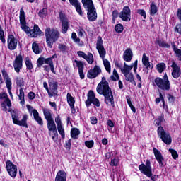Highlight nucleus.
<instances>
[{
  "mask_svg": "<svg viewBox=\"0 0 181 181\" xmlns=\"http://www.w3.org/2000/svg\"><path fill=\"white\" fill-rule=\"evenodd\" d=\"M154 86L160 88V90L169 91V90H170V81H169L168 74L165 73L163 78L160 77L156 78L154 80Z\"/></svg>",
  "mask_w": 181,
  "mask_h": 181,
  "instance_id": "obj_6",
  "label": "nucleus"
},
{
  "mask_svg": "<svg viewBox=\"0 0 181 181\" xmlns=\"http://www.w3.org/2000/svg\"><path fill=\"white\" fill-rule=\"evenodd\" d=\"M167 98H168L169 103H175V96L168 93L167 95Z\"/></svg>",
  "mask_w": 181,
  "mask_h": 181,
  "instance_id": "obj_57",
  "label": "nucleus"
},
{
  "mask_svg": "<svg viewBox=\"0 0 181 181\" xmlns=\"http://www.w3.org/2000/svg\"><path fill=\"white\" fill-rule=\"evenodd\" d=\"M16 83L18 87H21V88H22V86H25V81L22 77H17L16 78Z\"/></svg>",
  "mask_w": 181,
  "mask_h": 181,
  "instance_id": "obj_36",
  "label": "nucleus"
},
{
  "mask_svg": "<svg viewBox=\"0 0 181 181\" xmlns=\"http://www.w3.org/2000/svg\"><path fill=\"white\" fill-rule=\"evenodd\" d=\"M139 170L146 176H151L152 175V167H151V161L149 160H146L145 164H141L139 166Z\"/></svg>",
  "mask_w": 181,
  "mask_h": 181,
  "instance_id": "obj_13",
  "label": "nucleus"
},
{
  "mask_svg": "<svg viewBox=\"0 0 181 181\" xmlns=\"http://www.w3.org/2000/svg\"><path fill=\"white\" fill-rule=\"evenodd\" d=\"M97 117H90V122L91 124H93V125H95V124H97Z\"/></svg>",
  "mask_w": 181,
  "mask_h": 181,
  "instance_id": "obj_63",
  "label": "nucleus"
},
{
  "mask_svg": "<svg viewBox=\"0 0 181 181\" xmlns=\"http://www.w3.org/2000/svg\"><path fill=\"white\" fill-rule=\"evenodd\" d=\"M110 166H117L118 165V159H112L111 162L110 163Z\"/></svg>",
  "mask_w": 181,
  "mask_h": 181,
  "instance_id": "obj_58",
  "label": "nucleus"
},
{
  "mask_svg": "<svg viewBox=\"0 0 181 181\" xmlns=\"http://www.w3.org/2000/svg\"><path fill=\"white\" fill-rule=\"evenodd\" d=\"M124 77H126V80L129 81L130 83H133L134 86H136V83H135V80L134 79V74L132 73H127L124 74Z\"/></svg>",
  "mask_w": 181,
  "mask_h": 181,
  "instance_id": "obj_30",
  "label": "nucleus"
},
{
  "mask_svg": "<svg viewBox=\"0 0 181 181\" xmlns=\"http://www.w3.org/2000/svg\"><path fill=\"white\" fill-rule=\"evenodd\" d=\"M166 69V64L165 63H160L157 64V70L158 73H163V71Z\"/></svg>",
  "mask_w": 181,
  "mask_h": 181,
  "instance_id": "obj_34",
  "label": "nucleus"
},
{
  "mask_svg": "<svg viewBox=\"0 0 181 181\" xmlns=\"http://www.w3.org/2000/svg\"><path fill=\"white\" fill-rule=\"evenodd\" d=\"M23 63V58L22 57V55L19 54L16 56L13 62V67L16 73H19L21 69H22Z\"/></svg>",
  "mask_w": 181,
  "mask_h": 181,
  "instance_id": "obj_14",
  "label": "nucleus"
},
{
  "mask_svg": "<svg viewBox=\"0 0 181 181\" xmlns=\"http://www.w3.org/2000/svg\"><path fill=\"white\" fill-rule=\"evenodd\" d=\"M77 54L78 56H79V57H83V59H85L86 57H87V54H86V53H84V52L83 51L77 52Z\"/></svg>",
  "mask_w": 181,
  "mask_h": 181,
  "instance_id": "obj_60",
  "label": "nucleus"
},
{
  "mask_svg": "<svg viewBox=\"0 0 181 181\" xmlns=\"http://www.w3.org/2000/svg\"><path fill=\"white\" fill-rule=\"evenodd\" d=\"M75 43H77L78 46H83L84 42L83 41H80V38L76 37V39L74 40Z\"/></svg>",
  "mask_w": 181,
  "mask_h": 181,
  "instance_id": "obj_61",
  "label": "nucleus"
},
{
  "mask_svg": "<svg viewBox=\"0 0 181 181\" xmlns=\"http://www.w3.org/2000/svg\"><path fill=\"white\" fill-rule=\"evenodd\" d=\"M158 135L164 144L166 145H170L172 144V136L169 132H166L163 129V127L160 126L157 130Z\"/></svg>",
  "mask_w": 181,
  "mask_h": 181,
  "instance_id": "obj_8",
  "label": "nucleus"
},
{
  "mask_svg": "<svg viewBox=\"0 0 181 181\" xmlns=\"http://www.w3.org/2000/svg\"><path fill=\"white\" fill-rule=\"evenodd\" d=\"M6 168L11 177L15 179L16 177V175L18 174V167L11 160H7L6 162Z\"/></svg>",
  "mask_w": 181,
  "mask_h": 181,
  "instance_id": "obj_10",
  "label": "nucleus"
},
{
  "mask_svg": "<svg viewBox=\"0 0 181 181\" xmlns=\"http://www.w3.org/2000/svg\"><path fill=\"white\" fill-rule=\"evenodd\" d=\"M18 46V40L16 39L13 35L8 36V47L9 50H15Z\"/></svg>",
  "mask_w": 181,
  "mask_h": 181,
  "instance_id": "obj_16",
  "label": "nucleus"
},
{
  "mask_svg": "<svg viewBox=\"0 0 181 181\" xmlns=\"http://www.w3.org/2000/svg\"><path fill=\"white\" fill-rule=\"evenodd\" d=\"M2 76L6 80V86H10V84H12V81L9 78V76L8 75V73L5 70H2Z\"/></svg>",
  "mask_w": 181,
  "mask_h": 181,
  "instance_id": "obj_29",
  "label": "nucleus"
},
{
  "mask_svg": "<svg viewBox=\"0 0 181 181\" xmlns=\"http://www.w3.org/2000/svg\"><path fill=\"white\" fill-rule=\"evenodd\" d=\"M169 152H170V153L172 154L173 159H176L177 158H179V155L177 154V151H176V150L170 148Z\"/></svg>",
  "mask_w": 181,
  "mask_h": 181,
  "instance_id": "obj_45",
  "label": "nucleus"
},
{
  "mask_svg": "<svg viewBox=\"0 0 181 181\" xmlns=\"http://www.w3.org/2000/svg\"><path fill=\"white\" fill-rule=\"evenodd\" d=\"M47 128L49 132L57 131V129L56 128V123H54V119L47 121Z\"/></svg>",
  "mask_w": 181,
  "mask_h": 181,
  "instance_id": "obj_27",
  "label": "nucleus"
},
{
  "mask_svg": "<svg viewBox=\"0 0 181 181\" xmlns=\"http://www.w3.org/2000/svg\"><path fill=\"white\" fill-rule=\"evenodd\" d=\"M85 60L88 62V64H93V62H94V56H93V54L88 53V55H86Z\"/></svg>",
  "mask_w": 181,
  "mask_h": 181,
  "instance_id": "obj_35",
  "label": "nucleus"
},
{
  "mask_svg": "<svg viewBox=\"0 0 181 181\" xmlns=\"http://www.w3.org/2000/svg\"><path fill=\"white\" fill-rule=\"evenodd\" d=\"M96 90L100 95L104 96L105 104L110 103L112 107H114V95L105 77H102V81L98 83Z\"/></svg>",
  "mask_w": 181,
  "mask_h": 181,
  "instance_id": "obj_1",
  "label": "nucleus"
},
{
  "mask_svg": "<svg viewBox=\"0 0 181 181\" xmlns=\"http://www.w3.org/2000/svg\"><path fill=\"white\" fill-rule=\"evenodd\" d=\"M83 8L87 11L88 19L90 22H94L97 21V10L94 7V3L93 0H82L81 1Z\"/></svg>",
  "mask_w": 181,
  "mask_h": 181,
  "instance_id": "obj_5",
  "label": "nucleus"
},
{
  "mask_svg": "<svg viewBox=\"0 0 181 181\" xmlns=\"http://www.w3.org/2000/svg\"><path fill=\"white\" fill-rule=\"evenodd\" d=\"M91 104L95 105V107H100V100L95 98V94H94V91L89 90L88 93V99L86 100V107H90Z\"/></svg>",
  "mask_w": 181,
  "mask_h": 181,
  "instance_id": "obj_9",
  "label": "nucleus"
},
{
  "mask_svg": "<svg viewBox=\"0 0 181 181\" xmlns=\"http://www.w3.org/2000/svg\"><path fill=\"white\" fill-rule=\"evenodd\" d=\"M59 19L62 22V33L66 34L70 28V21L66 17V14L63 13H59Z\"/></svg>",
  "mask_w": 181,
  "mask_h": 181,
  "instance_id": "obj_11",
  "label": "nucleus"
},
{
  "mask_svg": "<svg viewBox=\"0 0 181 181\" xmlns=\"http://www.w3.org/2000/svg\"><path fill=\"white\" fill-rule=\"evenodd\" d=\"M39 16H40V18H43V16H46V15H47V8H44L42 10H40L38 13Z\"/></svg>",
  "mask_w": 181,
  "mask_h": 181,
  "instance_id": "obj_44",
  "label": "nucleus"
},
{
  "mask_svg": "<svg viewBox=\"0 0 181 181\" xmlns=\"http://www.w3.org/2000/svg\"><path fill=\"white\" fill-rule=\"evenodd\" d=\"M58 49H59V50H61V52H66V50L67 49V46H66L63 44H59Z\"/></svg>",
  "mask_w": 181,
  "mask_h": 181,
  "instance_id": "obj_55",
  "label": "nucleus"
},
{
  "mask_svg": "<svg viewBox=\"0 0 181 181\" xmlns=\"http://www.w3.org/2000/svg\"><path fill=\"white\" fill-rule=\"evenodd\" d=\"M4 30H0V40H1L2 43H6V40L4 37Z\"/></svg>",
  "mask_w": 181,
  "mask_h": 181,
  "instance_id": "obj_52",
  "label": "nucleus"
},
{
  "mask_svg": "<svg viewBox=\"0 0 181 181\" xmlns=\"http://www.w3.org/2000/svg\"><path fill=\"white\" fill-rule=\"evenodd\" d=\"M115 30L117 33H122L124 31V25H122L121 23L117 24L115 27Z\"/></svg>",
  "mask_w": 181,
  "mask_h": 181,
  "instance_id": "obj_37",
  "label": "nucleus"
},
{
  "mask_svg": "<svg viewBox=\"0 0 181 181\" xmlns=\"http://www.w3.org/2000/svg\"><path fill=\"white\" fill-rule=\"evenodd\" d=\"M37 67H42L45 64V57H40L37 61Z\"/></svg>",
  "mask_w": 181,
  "mask_h": 181,
  "instance_id": "obj_46",
  "label": "nucleus"
},
{
  "mask_svg": "<svg viewBox=\"0 0 181 181\" xmlns=\"http://www.w3.org/2000/svg\"><path fill=\"white\" fill-rule=\"evenodd\" d=\"M142 63L145 66V67L147 70L152 69V66H151V63L149 62V58H148V57H146V54H143Z\"/></svg>",
  "mask_w": 181,
  "mask_h": 181,
  "instance_id": "obj_25",
  "label": "nucleus"
},
{
  "mask_svg": "<svg viewBox=\"0 0 181 181\" xmlns=\"http://www.w3.org/2000/svg\"><path fill=\"white\" fill-rule=\"evenodd\" d=\"M44 62L45 63V64H49V66H52L53 65V60L52 59V58H44Z\"/></svg>",
  "mask_w": 181,
  "mask_h": 181,
  "instance_id": "obj_50",
  "label": "nucleus"
},
{
  "mask_svg": "<svg viewBox=\"0 0 181 181\" xmlns=\"http://www.w3.org/2000/svg\"><path fill=\"white\" fill-rule=\"evenodd\" d=\"M175 54L176 56V57H177V59L181 62V49H177V51H175Z\"/></svg>",
  "mask_w": 181,
  "mask_h": 181,
  "instance_id": "obj_54",
  "label": "nucleus"
},
{
  "mask_svg": "<svg viewBox=\"0 0 181 181\" xmlns=\"http://www.w3.org/2000/svg\"><path fill=\"white\" fill-rule=\"evenodd\" d=\"M67 179V174L63 170H59L57 173L55 181H66Z\"/></svg>",
  "mask_w": 181,
  "mask_h": 181,
  "instance_id": "obj_23",
  "label": "nucleus"
},
{
  "mask_svg": "<svg viewBox=\"0 0 181 181\" xmlns=\"http://www.w3.org/2000/svg\"><path fill=\"white\" fill-rule=\"evenodd\" d=\"M99 74H101V68L98 66H95L93 69H90L88 71L87 77L88 78H95Z\"/></svg>",
  "mask_w": 181,
  "mask_h": 181,
  "instance_id": "obj_15",
  "label": "nucleus"
},
{
  "mask_svg": "<svg viewBox=\"0 0 181 181\" xmlns=\"http://www.w3.org/2000/svg\"><path fill=\"white\" fill-rule=\"evenodd\" d=\"M25 64H26V67H27V69H28V70H32L33 69V65L32 64V62H30V60L27 59L25 61Z\"/></svg>",
  "mask_w": 181,
  "mask_h": 181,
  "instance_id": "obj_49",
  "label": "nucleus"
},
{
  "mask_svg": "<svg viewBox=\"0 0 181 181\" xmlns=\"http://www.w3.org/2000/svg\"><path fill=\"white\" fill-rule=\"evenodd\" d=\"M78 135H80V130L78 129L74 128L71 130V136L73 139H77Z\"/></svg>",
  "mask_w": 181,
  "mask_h": 181,
  "instance_id": "obj_33",
  "label": "nucleus"
},
{
  "mask_svg": "<svg viewBox=\"0 0 181 181\" xmlns=\"http://www.w3.org/2000/svg\"><path fill=\"white\" fill-rule=\"evenodd\" d=\"M119 17L124 22L131 21V9L129 6H124L122 11L119 13Z\"/></svg>",
  "mask_w": 181,
  "mask_h": 181,
  "instance_id": "obj_12",
  "label": "nucleus"
},
{
  "mask_svg": "<svg viewBox=\"0 0 181 181\" xmlns=\"http://www.w3.org/2000/svg\"><path fill=\"white\" fill-rule=\"evenodd\" d=\"M44 117L47 121H52L53 117H52V113L49 109H43Z\"/></svg>",
  "mask_w": 181,
  "mask_h": 181,
  "instance_id": "obj_28",
  "label": "nucleus"
},
{
  "mask_svg": "<svg viewBox=\"0 0 181 181\" xmlns=\"http://www.w3.org/2000/svg\"><path fill=\"white\" fill-rule=\"evenodd\" d=\"M45 37L48 47L52 49L53 43H55L59 37H60V33H59L57 29L48 28L45 29Z\"/></svg>",
  "mask_w": 181,
  "mask_h": 181,
  "instance_id": "obj_4",
  "label": "nucleus"
},
{
  "mask_svg": "<svg viewBox=\"0 0 181 181\" xmlns=\"http://www.w3.org/2000/svg\"><path fill=\"white\" fill-rule=\"evenodd\" d=\"M111 80H113V81H117V80L119 79V76L118 75V72H117V70H113V75L110 76Z\"/></svg>",
  "mask_w": 181,
  "mask_h": 181,
  "instance_id": "obj_42",
  "label": "nucleus"
},
{
  "mask_svg": "<svg viewBox=\"0 0 181 181\" xmlns=\"http://www.w3.org/2000/svg\"><path fill=\"white\" fill-rule=\"evenodd\" d=\"M171 67L173 69L171 75L173 78H179L181 76V69L180 66H177V64H176L175 62L172 63Z\"/></svg>",
  "mask_w": 181,
  "mask_h": 181,
  "instance_id": "obj_17",
  "label": "nucleus"
},
{
  "mask_svg": "<svg viewBox=\"0 0 181 181\" xmlns=\"http://www.w3.org/2000/svg\"><path fill=\"white\" fill-rule=\"evenodd\" d=\"M55 122L57 124V127L59 134H61L62 139H64L66 134L64 133V128H63V124L62 123V119H60V117H56Z\"/></svg>",
  "mask_w": 181,
  "mask_h": 181,
  "instance_id": "obj_19",
  "label": "nucleus"
},
{
  "mask_svg": "<svg viewBox=\"0 0 181 181\" xmlns=\"http://www.w3.org/2000/svg\"><path fill=\"white\" fill-rule=\"evenodd\" d=\"M137 13H139V15H141V16H143L144 19H146V13L145 12V10L138 9Z\"/></svg>",
  "mask_w": 181,
  "mask_h": 181,
  "instance_id": "obj_47",
  "label": "nucleus"
},
{
  "mask_svg": "<svg viewBox=\"0 0 181 181\" xmlns=\"http://www.w3.org/2000/svg\"><path fill=\"white\" fill-rule=\"evenodd\" d=\"M76 10L79 13L81 16H83V11L81 10V4H78L77 6H75Z\"/></svg>",
  "mask_w": 181,
  "mask_h": 181,
  "instance_id": "obj_51",
  "label": "nucleus"
},
{
  "mask_svg": "<svg viewBox=\"0 0 181 181\" xmlns=\"http://www.w3.org/2000/svg\"><path fill=\"white\" fill-rule=\"evenodd\" d=\"M66 98H67V103L71 107V113L76 114V108H74V104L76 103V100H74V98L71 96V94L68 93L66 95Z\"/></svg>",
  "mask_w": 181,
  "mask_h": 181,
  "instance_id": "obj_20",
  "label": "nucleus"
},
{
  "mask_svg": "<svg viewBox=\"0 0 181 181\" xmlns=\"http://www.w3.org/2000/svg\"><path fill=\"white\" fill-rule=\"evenodd\" d=\"M3 104H5V105H7V107H12V103H11L9 98H6Z\"/></svg>",
  "mask_w": 181,
  "mask_h": 181,
  "instance_id": "obj_56",
  "label": "nucleus"
},
{
  "mask_svg": "<svg viewBox=\"0 0 181 181\" xmlns=\"http://www.w3.org/2000/svg\"><path fill=\"white\" fill-rule=\"evenodd\" d=\"M20 25L22 30L25 32L26 35L30 37H37L39 35L43 36L44 33L39 28V25H35L33 29H30L26 25V18H25V11L23 7L20 10Z\"/></svg>",
  "mask_w": 181,
  "mask_h": 181,
  "instance_id": "obj_2",
  "label": "nucleus"
},
{
  "mask_svg": "<svg viewBox=\"0 0 181 181\" xmlns=\"http://www.w3.org/2000/svg\"><path fill=\"white\" fill-rule=\"evenodd\" d=\"M175 32H177V33H179L181 35V23L177 24L175 28H174Z\"/></svg>",
  "mask_w": 181,
  "mask_h": 181,
  "instance_id": "obj_53",
  "label": "nucleus"
},
{
  "mask_svg": "<svg viewBox=\"0 0 181 181\" xmlns=\"http://www.w3.org/2000/svg\"><path fill=\"white\" fill-rule=\"evenodd\" d=\"M155 43L156 45H158L160 47H165L166 49H170V45L168 44L165 40L156 39Z\"/></svg>",
  "mask_w": 181,
  "mask_h": 181,
  "instance_id": "obj_26",
  "label": "nucleus"
},
{
  "mask_svg": "<svg viewBox=\"0 0 181 181\" xmlns=\"http://www.w3.org/2000/svg\"><path fill=\"white\" fill-rule=\"evenodd\" d=\"M50 90L52 91L54 94H56L57 93V83H53L52 85H50Z\"/></svg>",
  "mask_w": 181,
  "mask_h": 181,
  "instance_id": "obj_43",
  "label": "nucleus"
},
{
  "mask_svg": "<svg viewBox=\"0 0 181 181\" xmlns=\"http://www.w3.org/2000/svg\"><path fill=\"white\" fill-rule=\"evenodd\" d=\"M153 153L155 155V158L159 163L160 168H163V162H165V158H163V156H162V153L159 151V150L156 149V148H153Z\"/></svg>",
  "mask_w": 181,
  "mask_h": 181,
  "instance_id": "obj_18",
  "label": "nucleus"
},
{
  "mask_svg": "<svg viewBox=\"0 0 181 181\" xmlns=\"http://www.w3.org/2000/svg\"><path fill=\"white\" fill-rule=\"evenodd\" d=\"M96 49L100 54L101 59H103V64L105 66V69L107 71V73H111V64L108 59L104 58L105 57V54H107V52L105 51V48L103 46V38L101 37H98L97 43H96Z\"/></svg>",
  "mask_w": 181,
  "mask_h": 181,
  "instance_id": "obj_3",
  "label": "nucleus"
},
{
  "mask_svg": "<svg viewBox=\"0 0 181 181\" xmlns=\"http://www.w3.org/2000/svg\"><path fill=\"white\" fill-rule=\"evenodd\" d=\"M49 132V135L52 137V139L54 140V142H57V139H58V134H57V130L52 131V132Z\"/></svg>",
  "mask_w": 181,
  "mask_h": 181,
  "instance_id": "obj_39",
  "label": "nucleus"
},
{
  "mask_svg": "<svg viewBox=\"0 0 181 181\" xmlns=\"http://www.w3.org/2000/svg\"><path fill=\"white\" fill-rule=\"evenodd\" d=\"M28 98H29V100H35V93L30 92L28 93Z\"/></svg>",
  "mask_w": 181,
  "mask_h": 181,
  "instance_id": "obj_64",
  "label": "nucleus"
},
{
  "mask_svg": "<svg viewBox=\"0 0 181 181\" xmlns=\"http://www.w3.org/2000/svg\"><path fill=\"white\" fill-rule=\"evenodd\" d=\"M43 86H44V88H45V90H47V93H48L49 97H53V95H52V94L50 93V91L49 90V87L47 86V83L44 82V83H43Z\"/></svg>",
  "mask_w": 181,
  "mask_h": 181,
  "instance_id": "obj_62",
  "label": "nucleus"
},
{
  "mask_svg": "<svg viewBox=\"0 0 181 181\" xmlns=\"http://www.w3.org/2000/svg\"><path fill=\"white\" fill-rule=\"evenodd\" d=\"M133 67H134V65H131L129 66H124L123 69H121V71H122V73H123V74H127L129 73V71H131V70H132Z\"/></svg>",
  "mask_w": 181,
  "mask_h": 181,
  "instance_id": "obj_38",
  "label": "nucleus"
},
{
  "mask_svg": "<svg viewBox=\"0 0 181 181\" xmlns=\"http://www.w3.org/2000/svg\"><path fill=\"white\" fill-rule=\"evenodd\" d=\"M33 114L34 117V119L37 122L38 124L40 125V127H43V119H42V117L39 116V112L36 109L33 110Z\"/></svg>",
  "mask_w": 181,
  "mask_h": 181,
  "instance_id": "obj_24",
  "label": "nucleus"
},
{
  "mask_svg": "<svg viewBox=\"0 0 181 181\" xmlns=\"http://www.w3.org/2000/svg\"><path fill=\"white\" fill-rule=\"evenodd\" d=\"M85 145H86V146H87V148H93V146H94V141H93V140L86 141L85 142Z\"/></svg>",
  "mask_w": 181,
  "mask_h": 181,
  "instance_id": "obj_48",
  "label": "nucleus"
},
{
  "mask_svg": "<svg viewBox=\"0 0 181 181\" xmlns=\"http://www.w3.org/2000/svg\"><path fill=\"white\" fill-rule=\"evenodd\" d=\"M20 93L18 95V98L20 101V104L21 105H25V92L23 91V88H21L20 90Z\"/></svg>",
  "mask_w": 181,
  "mask_h": 181,
  "instance_id": "obj_31",
  "label": "nucleus"
},
{
  "mask_svg": "<svg viewBox=\"0 0 181 181\" xmlns=\"http://www.w3.org/2000/svg\"><path fill=\"white\" fill-rule=\"evenodd\" d=\"M11 118L13 119V124L16 125H19V127H25L28 128V115H24L23 119L19 120V115L16 112L13 111L11 112Z\"/></svg>",
  "mask_w": 181,
  "mask_h": 181,
  "instance_id": "obj_7",
  "label": "nucleus"
},
{
  "mask_svg": "<svg viewBox=\"0 0 181 181\" xmlns=\"http://www.w3.org/2000/svg\"><path fill=\"white\" fill-rule=\"evenodd\" d=\"M69 2L73 6H77L78 5H80L78 0H69Z\"/></svg>",
  "mask_w": 181,
  "mask_h": 181,
  "instance_id": "obj_59",
  "label": "nucleus"
},
{
  "mask_svg": "<svg viewBox=\"0 0 181 181\" xmlns=\"http://www.w3.org/2000/svg\"><path fill=\"white\" fill-rule=\"evenodd\" d=\"M74 62L76 64V67L78 69L79 76L81 80H83L84 78V64L81 61L75 60Z\"/></svg>",
  "mask_w": 181,
  "mask_h": 181,
  "instance_id": "obj_21",
  "label": "nucleus"
},
{
  "mask_svg": "<svg viewBox=\"0 0 181 181\" xmlns=\"http://www.w3.org/2000/svg\"><path fill=\"white\" fill-rule=\"evenodd\" d=\"M133 56L134 54L132 53V50H131L129 48H127L123 54V59L124 62H131L132 60Z\"/></svg>",
  "mask_w": 181,
  "mask_h": 181,
  "instance_id": "obj_22",
  "label": "nucleus"
},
{
  "mask_svg": "<svg viewBox=\"0 0 181 181\" xmlns=\"http://www.w3.org/2000/svg\"><path fill=\"white\" fill-rule=\"evenodd\" d=\"M165 121V118L163 117V115L159 116L158 117V119H156L154 121L156 125H157V127H159L161 125L162 122H163Z\"/></svg>",
  "mask_w": 181,
  "mask_h": 181,
  "instance_id": "obj_41",
  "label": "nucleus"
},
{
  "mask_svg": "<svg viewBox=\"0 0 181 181\" xmlns=\"http://www.w3.org/2000/svg\"><path fill=\"white\" fill-rule=\"evenodd\" d=\"M158 13V6H156V4H155L154 2H152L150 5V13L151 15H156Z\"/></svg>",
  "mask_w": 181,
  "mask_h": 181,
  "instance_id": "obj_32",
  "label": "nucleus"
},
{
  "mask_svg": "<svg viewBox=\"0 0 181 181\" xmlns=\"http://www.w3.org/2000/svg\"><path fill=\"white\" fill-rule=\"evenodd\" d=\"M32 49L35 54H39V53H40V50L39 49V45H37V43H33Z\"/></svg>",
  "mask_w": 181,
  "mask_h": 181,
  "instance_id": "obj_40",
  "label": "nucleus"
}]
</instances>
